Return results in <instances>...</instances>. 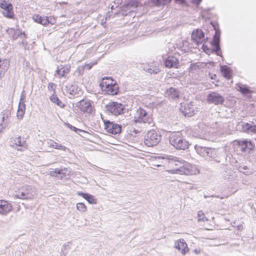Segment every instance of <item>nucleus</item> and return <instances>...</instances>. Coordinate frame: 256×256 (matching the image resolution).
<instances>
[{
	"instance_id": "f257e3e1",
	"label": "nucleus",
	"mask_w": 256,
	"mask_h": 256,
	"mask_svg": "<svg viewBox=\"0 0 256 256\" xmlns=\"http://www.w3.org/2000/svg\"><path fill=\"white\" fill-rule=\"evenodd\" d=\"M169 142L172 146L178 150H186L190 145L184 136L182 131H177L171 132L169 136Z\"/></svg>"
},
{
	"instance_id": "f03ea898",
	"label": "nucleus",
	"mask_w": 256,
	"mask_h": 256,
	"mask_svg": "<svg viewBox=\"0 0 256 256\" xmlns=\"http://www.w3.org/2000/svg\"><path fill=\"white\" fill-rule=\"evenodd\" d=\"M100 86L102 90L110 95H116L118 92L119 87L116 82L111 77L102 78Z\"/></svg>"
},
{
	"instance_id": "7ed1b4c3",
	"label": "nucleus",
	"mask_w": 256,
	"mask_h": 256,
	"mask_svg": "<svg viewBox=\"0 0 256 256\" xmlns=\"http://www.w3.org/2000/svg\"><path fill=\"white\" fill-rule=\"evenodd\" d=\"M74 110L82 114L89 116L94 110V106L92 101L84 98L76 104Z\"/></svg>"
},
{
	"instance_id": "20e7f679",
	"label": "nucleus",
	"mask_w": 256,
	"mask_h": 256,
	"mask_svg": "<svg viewBox=\"0 0 256 256\" xmlns=\"http://www.w3.org/2000/svg\"><path fill=\"white\" fill-rule=\"evenodd\" d=\"M232 144L234 148H240L242 152L250 153L256 148L254 142L248 139L236 140L232 142Z\"/></svg>"
},
{
	"instance_id": "39448f33",
	"label": "nucleus",
	"mask_w": 256,
	"mask_h": 256,
	"mask_svg": "<svg viewBox=\"0 0 256 256\" xmlns=\"http://www.w3.org/2000/svg\"><path fill=\"white\" fill-rule=\"evenodd\" d=\"M161 139V135L158 131L152 130H148L144 136V143L148 146H154L158 144Z\"/></svg>"
},
{
	"instance_id": "423d86ee",
	"label": "nucleus",
	"mask_w": 256,
	"mask_h": 256,
	"mask_svg": "<svg viewBox=\"0 0 256 256\" xmlns=\"http://www.w3.org/2000/svg\"><path fill=\"white\" fill-rule=\"evenodd\" d=\"M132 121L134 124H150L153 122V119L145 110L140 108L136 110Z\"/></svg>"
},
{
	"instance_id": "0eeeda50",
	"label": "nucleus",
	"mask_w": 256,
	"mask_h": 256,
	"mask_svg": "<svg viewBox=\"0 0 256 256\" xmlns=\"http://www.w3.org/2000/svg\"><path fill=\"white\" fill-rule=\"evenodd\" d=\"M0 8L1 12L4 17L10 19L14 18L15 14L12 3L6 0H3L0 2Z\"/></svg>"
},
{
	"instance_id": "6e6552de",
	"label": "nucleus",
	"mask_w": 256,
	"mask_h": 256,
	"mask_svg": "<svg viewBox=\"0 0 256 256\" xmlns=\"http://www.w3.org/2000/svg\"><path fill=\"white\" fill-rule=\"evenodd\" d=\"M172 173L184 174L186 175H194L199 173V170L194 166L186 164L185 166L180 167V168H176L170 170Z\"/></svg>"
},
{
	"instance_id": "1a4fd4ad",
	"label": "nucleus",
	"mask_w": 256,
	"mask_h": 256,
	"mask_svg": "<svg viewBox=\"0 0 256 256\" xmlns=\"http://www.w3.org/2000/svg\"><path fill=\"white\" fill-rule=\"evenodd\" d=\"M32 20L44 26H47L50 24L53 25L56 23V18L53 16H42L40 14H35L32 16Z\"/></svg>"
},
{
	"instance_id": "9d476101",
	"label": "nucleus",
	"mask_w": 256,
	"mask_h": 256,
	"mask_svg": "<svg viewBox=\"0 0 256 256\" xmlns=\"http://www.w3.org/2000/svg\"><path fill=\"white\" fill-rule=\"evenodd\" d=\"M104 130L109 134H116L121 132V125L110 120H104Z\"/></svg>"
},
{
	"instance_id": "9b49d317",
	"label": "nucleus",
	"mask_w": 256,
	"mask_h": 256,
	"mask_svg": "<svg viewBox=\"0 0 256 256\" xmlns=\"http://www.w3.org/2000/svg\"><path fill=\"white\" fill-rule=\"evenodd\" d=\"M107 110L112 114L118 116L122 114L124 108V106L120 103L115 102H109L106 106Z\"/></svg>"
},
{
	"instance_id": "f8f14e48",
	"label": "nucleus",
	"mask_w": 256,
	"mask_h": 256,
	"mask_svg": "<svg viewBox=\"0 0 256 256\" xmlns=\"http://www.w3.org/2000/svg\"><path fill=\"white\" fill-rule=\"evenodd\" d=\"M33 194L31 190L28 186H22L15 192L14 197L18 198L24 200L32 198Z\"/></svg>"
},
{
	"instance_id": "ddd939ff",
	"label": "nucleus",
	"mask_w": 256,
	"mask_h": 256,
	"mask_svg": "<svg viewBox=\"0 0 256 256\" xmlns=\"http://www.w3.org/2000/svg\"><path fill=\"white\" fill-rule=\"evenodd\" d=\"M180 110L185 116L191 117L198 112L197 108L190 102L182 105Z\"/></svg>"
},
{
	"instance_id": "4468645a",
	"label": "nucleus",
	"mask_w": 256,
	"mask_h": 256,
	"mask_svg": "<svg viewBox=\"0 0 256 256\" xmlns=\"http://www.w3.org/2000/svg\"><path fill=\"white\" fill-rule=\"evenodd\" d=\"M207 100L209 103L218 105L222 104L224 101V98L220 94L213 92L208 95Z\"/></svg>"
},
{
	"instance_id": "2eb2a0df",
	"label": "nucleus",
	"mask_w": 256,
	"mask_h": 256,
	"mask_svg": "<svg viewBox=\"0 0 256 256\" xmlns=\"http://www.w3.org/2000/svg\"><path fill=\"white\" fill-rule=\"evenodd\" d=\"M192 39L197 45L202 44L205 40L204 34L202 30L196 29L192 34Z\"/></svg>"
},
{
	"instance_id": "dca6fc26",
	"label": "nucleus",
	"mask_w": 256,
	"mask_h": 256,
	"mask_svg": "<svg viewBox=\"0 0 256 256\" xmlns=\"http://www.w3.org/2000/svg\"><path fill=\"white\" fill-rule=\"evenodd\" d=\"M198 222L202 223L206 230L211 229L212 221L205 216L204 212L202 210H200L198 212Z\"/></svg>"
},
{
	"instance_id": "f3484780",
	"label": "nucleus",
	"mask_w": 256,
	"mask_h": 256,
	"mask_svg": "<svg viewBox=\"0 0 256 256\" xmlns=\"http://www.w3.org/2000/svg\"><path fill=\"white\" fill-rule=\"evenodd\" d=\"M164 66L166 68H178L180 62L178 58L172 56H168L164 60Z\"/></svg>"
},
{
	"instance_id": "a211bd4d",
	"label": "nucleus",
	"mask_w": 256,
	"mask_h": 256,
	"mask_svg": "<svg viewBox=\"0 0 256 256\" xmlns=\"http://www.w3.org/2000/svg\"><path fill=\"white\" fill-rule=\"evenodd\" d=\"M174 248L184 255L189 251L188 244L182 238H180L174 242Z\"/></svg>"
},
{
	"instance_id": "6ab92c4d",
	"label": "nucleus",
	"mask_w": 256,
	"mask_h": 256,
	"mask_svg": "<svg viewBox=\"0 0 256 256\" xmlns=\"http://www.w3.org/2000/svg\"><path fill=\"white\" fill-rule=\"evenodd\" d=\"M71 66L70 64H66L61 65L60 67H58L56 70V74L60 77H66L70 72Z\"/></svg>"
},
{
	"instance_id": "aec40b11",
	"label": "nucleus",
	"mask_w": 256,
	"mask_h": 256,
	"mask_svg": "<svg viewBox=\"0 0 256 256\" xmlns=\"http://www.w3.org/2000/svg\"><path fill=\"white\" fill-rule=\"evenodd\" d=\"M14 144L20 147L18 148V150L24 151L28 149V145L24 138L18 136L14 139Z\"/></svg>"
},
{
	"instance_id": "412c9836",
	"label": "nucleus",
	"mask_w": 256,
	"mask_h": 256,
	"mask_svg": "<svg viewBox=\"0 0 256 256\" xmlns=\"http://www.w3.org/2000/svg\"><path fill=\"white\" fill-rule=\"evenodd\" d=\"M12 208V206L8 202L4 200H0V214H6L10 212Z\"/></svg>"
},
{
	"instance_id": "4be33fe9",
	"label": "nucleus",
	"mask_w": 256,
	"mask_h": 256,
	"mask_svg": "<svg viewBox=\"0 0 256 256\" xmlns=\"http://www.w3.org/2000/svg\"><path fill=\"white\" fill-rule=\"evenodd\" d=\"M144 69L151 74H157L160 71L159 64L156 62H150L144 66Z\"/></svg>"
},
{
	"instance_id": "5701e85b",
	"label": "nucleus",
	"mask_w": 256,
	"mask_h": 256,
	"mask_svg": "<svg viewBox=\"0 0 256 256\" xmlns=\"http://www.w3.org/2000/svg\"><path fill=\"white\" fill-rule=\"evenodd\" d=\"M66 92L67 95H69L70 98L77 96L78 94V88L74 85H69L66 88Z\"/></svg>"
},
{
	"instance_id": "b1692460",
	"label": "nucleus",
	"mask_w": 256,
	"mask_h": 256,
	"mask_svg": "<svg viewBox=\"0 0 256 256\" xmlns=\"http://www.w3.org/2000/svg\"><path fill=\"white\" fill-rule=\"evenodd\" d=\"M78 194L82 196L90 204H96L97 203V199L94 196L89 194L78 192Z\"/></svg>"
},
{
	"instance_id": "393cba45",
	"label": "nucleus",
	"mask_w": 256,
	"mask_h": 256,
	"mask_svg": "<svg viewBox=\"0 0 256 256\" xmlns=\"http://www.w3.org/2000/svg\"><path fill=\"white\" fill-rule=\"evenodd\" d=\"M96 64V61L91 62L88 64H85L84 65L80 66H78L76 71L80 74H82L85 70H90Z\"/></svg>"
},
{
	"instance_id": "a878e982",
	"label": "nucleus",
	"mask_w": 256,
	"mask_h": 256,
	"mask_svg": "<svg viewBox=\"0 0 256 256\" xmlns=\"http://www.w3.org/2000/svg\"><path fill=\"white\" fill-rule=\"evenodd\" d=\"M220 32L218 30L216 31L215 36L214 38V44L215 47V52L217 55H220V48L219 46V42H220Z\"/></svg>"
},
{
	"instance_id": "bb28decb",
	"label": "nucleus",
	"mask_w": 256,
	"mask_h": 256,
	"mask_svg": "<svg viewBox=\"0 0 256 256\" xmlns=\"http://www.w3.org/2000/svg\"><path fill=\"white\" fill-rule=\"evenodd\" d=\"M50 101L60 108H64L66 104L56 94H52L50 98Z\"/></svg>"
},
{
	"instance_id": "cd10ccee",
	"label": "nucleus",
	"mask_w": 256,
	"mask_h": 256,
	"mask_svg": "<svg viewBox=\"0 0 256 256\" xmlns=\"http://www.w3.org/2000/svg\"><path fill=\"white\" fill-rule=\"evenodd\" d=\"M220 71L222 76L227 79H230L232 76V71L226 66H222Z\"/></svg>"
},
{
	"instance_id": "c85d7f7f",
	"label": "nucleus",
	"mask_w": 256,
	"mask_h": 256,
	"mask_svg": "<svg viewBox=\"0 0 256 256\" xmlns=\"http://www.w3.org/2000/svg\"><path fill=\"white\" fill-rule=\"evenodd\" d=\"M166 94L170 98L173 99L178 98L180 96V92L178 90L174 88H170L166 90Z\"/></svg>"
},
{
	"instance_id": "c756f323",
	"label": "nucleus",
	"mask_w": 256,
	"mask_h": 256,
	"mask_svg": "<svg viewBox=\"0 0 256 256\" xmlns=\"http://www.w3.org/2000/svg\"><path fill=\"white\" fill-rule=\"evenodd\" d=\"M209 45L210 46L207 44L206 42H205L204 43L202 47L203 51L208 55L212 53L214 50L215 51V49L214 50L211 48L212 46H214V44L213 42H210Z\"/></svg>"
},
{
	"instance_id": "7c9ffc66",
	"label": "nucleus",
	"mask_w": 256,
	"mask_h": 256,
	"mask_svg": "<svg viewBox=\"0 0 256 256\" xmlns=\"http://www.w3.org/2000/svg\"><path fill=\"white\" fill-rule=\"evenodd\" d=\"M238 90L244 95L252 94L253 92V91L248 86L245 85H238Z\"/></svg>"
},
{
	"instance_id": "2f4dec72",
	"label": "nucleus",
	"mask_w": 256,
	"mask_h": 256,
	"mask_svg": "<svg viewBox=\"0 0 256 256\" xmlns=\"http://www.w3.org/2000/svg\"><path fill=\"white\" fill-rule=\"evenodd\" d=\"M7 33L9 38L13 40L16 39L20 36L19 32L13 28H8Z\"/></svg>"
},
{
	"instance_id": "473e14b6",
	"label": "nucleus",
	"mask_w": 256,
	"mask_h": 256,
	"mask_svg": "<svg viewBox=\"0 0 256 256\" xmlns=\"http://www.w3.org/2000/svg\"><path fill=\"white\" fill-rule=\"evenodd\" d=\"M242 128L244 131L250 132L252 133H256V126L252 125L248 123H246L242 126Z\"/></svg>"
},
{
	"instance_id": "72a5a7b5",
	"label": "nucleus",
	"mask_w": 256,
	"mask_h": 256,
	"mask_svg": "<svg viewBox=\"0 0 256 256\" xmlns=\"http://www.w3.org/2000/svg\"><path fill=\"white\" fill-rule=\"evenodd\" d=\"M50 146L56 149L62 150L63 151H65L66 149V146L54 140H51L50 143Z\"/></svg>"
},
{
	"instance_id": "f704fd0d",
	"label": "nucleus",
	"mask_w": 256,
	"mask_h": 256,
	"mask_svg": "<svg viewBox=\"0 0 256 256\" xmlns=\"http://www.w3.org/2000/svg\"><path fill=\"white\" fill-rule=\"evenodd\" d=\"M76 209L81 212H85L87 210V206L83 202H78L76 204Z\"/></svg>"
},
{
	"instance_id": "c9c22d12",
	"label": "nucleus",
	"mask_w": 256,
	"mask_h": 256,
	"mask_svg": "<svg viewBox=\"0 0 256 256\" xmlns=\"http://www.w3.org/2000/svg\"><path fill=\"white\" fill-rule=\"evenodd\" d=\"M201 153L200 154L204 157L210 156H209L210 152L211 150L209 148H200Z\"/></svg>"
},
{
	"instance_id": "e433bc0d",
	"label": "nucleus",
	"mask_w": 256,
	"mask_h": 256,
	"mask_svg": "<svg viewBox=\"0 0 256 256\" xmlns=\"http://www.w3.org/2000/svg\"><path fill=\"white\" fill-rule=\"evenodd\" d=\"M62 170V169H55L54 170L51 171L50 174L52 176H55L56 174H60Z\"/></svg>"
},
{
	"instance_id": "4c0bfd02",
	"label": "nucleus",
	"mask_w": 256,
	"mask_h": 256,
	"mask_svg": "<svg viewBox=\"0 0 256 256\" xmlns=\"http://www.w3.org/2000/svg\"><path fill=\"white\" fill-rule=\"evenodd\" d=\"M25 113V111L22 110H18L17 117L18 119H22Z\"/></svg>"
},
{
	"instance_id": "58836bf2",
	"label": "nucleus",
	"mask_w": 256,
	"mask_h": 256,
	"mask_svg": "<svg viewBox=\"0 0 256 256\" xmlns=\"http://www.w3.org/2000/svg\"><path fill=\"white\" fill-rule=\"evenodd\" d=\"M69 128H70V129L73 130L75 132H78H78H82L86 133V134L88 133L86 131L82 130L80 129L77 128L74 126H69Z\"/></svg>"
},
{
	"instance_id": "ea45409f",
	"label": "nucleus",
	"mask_w": 256,
	"mask_h": 256,
	"mask_svg": "<svg viewBox=\"0 0 256 256\" xmlns=\"http://www.w3.org/2000/svg\"><path fill=\"white\" fill-rule=\"evenodd\" d=\"M18 110H26V106L23 102H20Z\"/></svg>"
},
{
	"instance_id": "a19ab883",
	"label": "nucleus",
	"mask_w": 256,
	"mask_h": 256,
	"mask_svg": "<svg viewBox=\"0 0 256 256\" xmlns=\"http://www.w3.org/2000/svg\"><path fill=\"white\" fill-rule=\"evenodd\" d=\"M163 4H168L170 2L171 0H161Z\"/></svg>"
},
{
	"instance_id": "79ce46f5",
	"label": "nucleus",
	"mask_w": 256,
	"mask_h": 256,
	"mask_svg": "<svg viewBox=\"0 0 256 256\" xmlns=\"http://www.w3.org/2000/svg\"><path fill=\"white\" fill-rule=\"evenodd\" d=\"M201 2V0H193V2L196 4H199Z\"/></svg>"
},
{
	"instance_id": "37998d69",
	"label": "nucleus",
	"mask_w": 256,
	"mask_h": 256,
	"mask_svg": "<svg viewBox=\"0 0 256 256\" xmlns=\"http://www.w3.org/2000/svg\"><path fill=\"white\" fill-rule=\"evenodd\" d=\"M194 252L196 254H200V250L199 248V249H196L194 250Z\"/></svg>"
},
{
	"instance_id": "c03bdc74",
	"label": "nucleus",
	"mask_w": 256,
	"mask_h": 256,
	"mask_svg": "<svg viewBox=\"0 0 256 256\" xmlns=\"http://www.w3.org/2000/svg\"><path fill=\"white\" fill-rule=\"evenodd\" d=\"M176 2H178L181 4L184 3L186 2V0H175Z\"/></svg>"
},
{
	"instance_id": "a18cd8bd",
	"label": "nucleus",
	"mask_w": 256,
	"mask_h": 256,
	"mask_svg": "<svg viewBox=\"0 0 256 256\" xmlns=\"http://www.w3.org/2000/svg\"><path fill=\"white\" fill-rule=\"evenodd\" d=\"M154 166H162V164H158V163H156V164H154Z\"/></svg>"
},
{
	"instance_id": "49530a36",
	"label": "nucleus",
	"mask_w": 256,
	"mask_h": 256,
	"mask_svg": "<svg viewBox=\"0 0 256 256\" xmlns=\"http://www.w3.org/2000/svg\"><path fill=\"white\" fill-rule=\"evenodd\" d=\"M154 166H162V164H158V163H156V164H154Z\"/></svg>"
},
{
	"instance_id": "de8ad7c7",
	"label": "nucleus",
	"mask_w": 256,
	"mask_h": 256,
	"mask_svg": "<svg viewBox=\"0 0 256 256\" xmlns=\"http://www.w3.org/2000/svg\"><path fill=\"white\" fill-rule=\"evenodd\" d=\"M132 6H134V5L135 6H138V3H136L134 4H132Z\"/></svg>"
},
{
	"instance_id": "09e8293b",
	"label": "nucleus",
	"mask_w": 256,
	"mask_h": 256,
	"mask_svg": "<svg viewBox=\"0 0 256 256\" xmlns=\"http://www.w3.org/2000/svg\"><path fill=\"white\" fill-rule=\"evenodd\" d=\"M195 65H196L195 64H192L191 65V66L192 67H194V66H195Z\"/></svg>"
},
{
	"instance_id": "8fccbe9b",
	"label": "nucleus",
	"mask_w": 256,
	"mask_h": 256,
	"mask_svg": "<svg viewBox=\"0 0 256 256\" xmlns=\"http://www.w3.org/2000/svg\"><path fill=\"white\" fill-rule=\"evenodd\" d=\"M8 113H7V114H6V116H7V117H8Z\"/></svg>"
}]
</instances>
